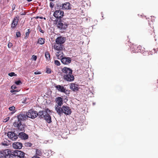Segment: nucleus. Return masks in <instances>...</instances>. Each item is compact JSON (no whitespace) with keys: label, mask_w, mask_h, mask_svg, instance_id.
<instances>
[{"label":"nucleus","mask_w":158,"mask_h":158,"mask_svg":"<svg viewBox=\"0 0 158 158\" xmlns=\"http://www.w3.org/2000/svg\"><path fill=\"white\" fill-rule=\"evenodd\" d=\"M13 151L9 149L0 152V158H16Z\"/></svg>","instance_id":"obj_1"},{"label":"nucleus","mask_w":158,"mask_h":158,"mask_svg":"<svg viewBox=\"0 0 158 158\" xmlns=\"http://www.w3.org/2000/svg\"><path fill=\"white\" fill-rule=\"evenodd\" d=\"M56 24L58 28L61 30L66 29L68 26V24L64 19H57L55 20Z\"/></svg>","instance_id":"obj_2"},{"label":"nucleus","mask_w":158,"mask_h":158,"mask_svg":"<svg viewBox=\"0 0 158 158\" xmlns=\"http://www.w3.org/2000/svg\"><path fill=\"white\" fill-rule=\"evenodd\" d=\"M56 111L58 114L61 115L63 113L66 115L70 114L72 113V111L69 106H63L62 108H58Z\"/></svg>","instance_id":"obj_3"},{"label":"nucleus","mask_w":158,"mask_h":158,"mask_svg":"<svg viewBox=\"0 0 158 158\" xmlns=\"http://www.w3.org/2000/svg\"><path fill=\"white\" fill-rule=\"evenodd\" d=\"M13 125L15 127L17 128L20 131H25V125L22 124V121L19 119L17 118L15 120Z\"/></svg>","instance_id":"obj_4"},{"label":"nucleus","mask_w":158,"mask_h":158,"mask_svg":"<svg viewBox=\"0 0 158 158\" xmlns=\"http://www.w3.org/2000/svg\"><path fill=\"white\" fill-rule=\"evenodd\" d=\"M55 101L56 104L55 106V110L57 111L58 108H61V106L63 104V100L62 98L60 97H58L55 99Z\"/></svg>","instance_id":"obj_5"},{"label":"nucleus","mask_w":158,"mask_h":158,"mask_svg":"<svg viewBox=\"0 0 158 158\" xmlns=\"http://www.w3.org/2000/svg\"><path fill=\"white\" fill-rule=\"evenodd\" d=\"M53 16L57 19H61L64 16V12L60 10H56L54 12Z\"/></svg>","instance_id":"obj_6"},{"label":"nucleus","mask_w":158,"mask_h":158,"mask_svg":"<svg viewBox=\"0 0 158 158\" xmlns=\"http://www.w3.org/2000/svg\"><path fill=\"white\" fill-rule=\"evenodd\" d=\"M63 78L64 80L69 82H72L74 80V77L72 73L68 74H64Z\"/></svg>","instance_id":"obj_7"},{"label":"nucleus","mask_w":158,"mask_h":158,"mask_svg":"<svg viewBox=\"0 0 158 158\" xmlns=\"http://www.w3.org/2000/svg\"><path fill=\"white\" fill-rule=\"evenodd\" d=\"M27 118H34L37 116V113L35 111L32 110H29L27 113Z\"/></svg>","instance_id":"obj_8"},{"label":"nucleus","mask_w":158,"mask_h":158,"mask_svg":"<svg viewBox=\"0 0 158 158\" xmlns=\"http://www.w3.org/2000/svg\"><path fill=\"white\" fill-rule=\"evenodd\" d=\"M7 136L9 138L13 140H15L18 138V135L12 131L8 132Z\"/></svg>","instance_id":"obj_9"},{"label":"nucleus","mask_w":158,"mask_h":158,"mask_svg":"<svg viewBox=\"0 0 158 158\" xmlns=\"http://www.w3.org/2000/svg\"><path fill=\"white\" fill-rule=\"evenodd\" d=\"M13 154L15 156H17L19 158H25L24 157L25 153L19 150H15L13 151Z\"/></svg>","instance_id":"obj_10"},{"label":"nucleus","mask_w":158,"mask_h":158,"mask_svg":"<svg viewBox=\"0 0 158 158\" xmlns=\"http://www.w3.org/2000/svg\"><path fill=\"white\" fill-rule=\"evenodd\" d=\"M66 40V38L65 37L60 36L57 37L55 40L56 43H57L63 45Z\"/></svg>","instance_id":"obj_11"},{"label":"nucleus","mask_w":158,"mask_h":158,"mask_svg":"<svg viewBox=\"0 0 158 158\" xmlns=\"http://www.w3.org/2000/svg\"><path fill=\"white\" fill-rule=\"evenodd\" d=\"M131 50L133 51L134 52H142V51H141V47L140 46L138 47H136V46H134L133 45H131L130 47Z\"/></svg>","instance_id":"obj_12"},{"label":"nucleus","mask_w":158,"mask_h":158,"mask_svg":"<svg viewBox=\"0 0 158 158\" xmlns=\"http://www.w3.org/2000/svg\"><path fill=\"white\" fill-rule=\"evenodd\" d=\"M62 63L65 64H68L71 62V59L69 57H63L61 59Z\"/></svg>","instance_id":"obj_13"},{"label":"nucleus","mask_w":158,"mask_h":158,"mask_svg":"<svg viewBox=\"0 0 158 158\" xmlns=\"http://www.w3.org/2000/svg\"><path fill=\"white\" fill-rule=\"evenodd\" d=\"M54 48L58 51H62L64 48V45H62L56 43L53 45Z\"/></svg>","instance_id":"obj_14"},{"label":"nucleus","mask_w":158,"mask_h":158,"mask_svg":"<svg viewBox=\"0 0 158 158\" xmlns=\"http://www.w3.org/2000/svg\"><path fill=\"white\" fill-rule=\"evenodd\" d=\"M19 19V17L18 15H16L13 19L11 27L12 28H15L17 25Z\"/></svg>","instance_id":"obj_15"},{"label":"nucleus","mask_w":158,"mask_h":158,"mask_svg":"<svg viewBox=\"0 0 158 158\" xmlns=\"http://www.w3.org/2000/svg\"><path fill=\"white\" fill-rule=\"evenodd\" d=\"M47 111H50V110L48 109L46 110L45 111H41L37 113V116L39 118H44L46 114H47Z\"/></svg>","instance_id":"obj_16"},{"label":"nucleus","mask_w":158,"mask_h":158,"mask_svg":"<svg viewBox=\"0 0 158 158\" xmlns=\"http://www.w3.org/2000/svg\"><path fill=\"white\" fill-rule=\"evenodd\" d=\"M27 118V114L22 113L18 115L17 118L20 120L22 122L25 120Z\"/></svg>","instance_id":"obj_17"},{"label":"nucleus","mask_w":158,"mask_h":158,"mask_svg":"<svg viewBox=\"0 0 158 158\" xmlns=\"http://www.w3.org/2000/svg\"><path fill=\"white\" fill-rule=\"evenodd\" d=\"M62 72L64 73V74H68L72 73V70L69 68L67 67H64L62 69Z\"/></svg>","instance_id":"obj_18"},{"label":"nucleus","mask_w":158,"mask_h":158,"mask_svg":"<svg viewBox=\"0 0 158 158\" xmlns=\"http://www.w3.org/2000/svg\"><path fill=\"white\" fill-rule=\"evenodd\" d=\"M63 10H68L70 9V4L68 2H66L62 4L60 6Z\"/></svg>","instance_id":"obj_19"},{"label":"nucleus","mask_w":158,"mask_h":158,"mask_svg":"<svg viewBox=\"0 0 158 158\" xmlns=\"http://www.w3.org/2000/svg\"><path fill=\"white\" fill-rule=\"evenodd\" d=\"M55 87L59 91L63 93L66 92V89L63 86L58 85L55 86Z\"/></svg>","instance_id":"obj_20"},{"label":"nucleus","mask_w":158,"mask_h":158,"mask_svg":"<svg viewBox=\"0 0 158 158\" xmlns=\"http://www.w3.org/2000/svg\"><path fill=\"white\" fill-rule=\"evenodd\" d=\"M13 146L15 149H20L22 147V144L21 143L16 142L13 143Z\"/></svg>","instance_id":"obj_21"},{"label":"nucleus","mask_w":158,"mask_h":158,"mask_svg":"<svg viewBox=\"0 0 158 158\" xmlns=\"http://www.w3.org/2000/svg\"><path fill=\"white\" fill-rule=\"evenodd\" d=\"M18 137L23 139H27L28 138V135L26 134L23 132H21L18 135Z\"/></svg>","instance_id":"obj_22"},{"label":"nucleus","mask_w":158,"mask_h":158,"mask_svg":"<svg viewBox=\"0 0 158 158\" xmlns=\"http://www.w3.org/2000/svg\"><path fill=\"white\" fill-rule=\"evenodd\" d=\"M48 112L47 111V114H46L44 118V119L48 123H50L52 122L51 118V116L48 113Z\"/></svg>","instance_id":"obj_23"},{"label":"nucleus","mask_w":158,"mask_h":158,"mask_svg":"<svg viewBox=\"0 0 158 158\" xmlns=\"http://www.w3.org/2000/svg\"><path fill=\"white\" fill-rule=\"evenodd\" d=\"M70 89L73 91L77 90L78 89L77 85L74 83L71 84L70 86Z\"/></svg>","instance_id":"obj_24"},{"label":"nucleus","mask_w":158,"mask_h":158,"mask_svg":"<svg viewBox=\"0 0 158 158\" xmlns=\"http://www.w3.org/2000/svg\"><path fill=\"white\" fill-rule=\"evenodd\" d=\"M56 55L58 59H60L63 55V53L62 52L60 51L56 52Z\"/></svg>","instance_id":"obj_25"},{"label":"nucleus","mask_w":158,"mask_h":158,"mask_svg":"<svg viewBox=\"0 0 158 158\" xmlns=\"http://www.w3.org/2000/svg\"><path fill=\"white\" fill-rule=\"evenodd\" d=\"M45 39L42 38H40L37 42L38 44H43L44 43Z\"/></svg>","instance_id":"obj_26"},{"label":"nucleus","mask_w":158,"mask_h":158,"mask_svg":"<svg viewBox=\"0 0 158 158\" xmlns=\"http://www.w3.org/2000/svg\"><path fill=\"white\" fill-rule=\"evenodd\" d=\"M45 57L47 60H50V55L48 52H46L45 54Z\"/></svg>","instance_id":"obj_27"},{"label":"nucleus","mask_w":158,"mask_h":158,"mask_svg":"<svg viewBox=\"0 0 158 158\" xmlns=\"http://www.w3.org/2000/svg\"><path fill=\"white\" fill-rule=\"evenodd\" d=\"M9 109L10 111H12L11 112V114H14L15 112V107L13 106L9 107Z\"/></svg>","instance_id":"obj_28"},{"label":"nucleus","mask_w":158,"mask_h":158,"mask_svg":"<svg viewBox=\"0 0 158 158\" xmlns=\"http://www.w3.org/2000/svg\"><path fill=\"white\" fill-rule=\"evenodd\" d=\"M36 154L38 156H40L42 155V152L41 149H37L36 151Z\"/></svg>","instance_id":"obj_29"},{"label":"nucleus","mask_w":158,"mask_h":158,"mask_svg":"<svg viewBox=\"0 0 158 158\" xmlns=\"http://www.w3.org/2000/svg\"><path fill=\"white\" fill-rule=\"evenodd\" d=\"M32 145V144L29 142H26L25 143V146L27 147H30Z\"/></svg>","instance_id":"obj_30"},{"label":"nucleus","mask_w":158,"mask_h":158,"mask_svg":"<svg viewBox=\"0 0 158 158\" xmlns=\"http://www.w3.org/2000/svg\"><path fill=\"white\" fill-rule=\"evenodd\" d=\"M8 75L10 77H13L14 76H16L17 75L14 72H11L8 74Z\"/></svg>","instance_id":"obj_31"},{"label":"nucleus","mask_w":158,"mask_h":158,"mask_svg":"<svg viewBox=\"0 0 158 158\" xmlns=\"http://www.w3.org/2000/svg\"><path fill=\"white\" fill-rule=\"evenodd\" d=\"M27 30L28 31L26 33V36L25 37V38H27L30 34L29 29H28Z\"/></svg>","instance_id":"obj_32"},{"label":"nucleus","mask_w":158,"mask_h":158,"mask_svg":"<svg viewBox=\"0 0 158 158\" xmlns=\"http://www.w3.org/2000/svg\"><path fill=\"white\" fill-rule=\"evenodd\" d=\"M15 84L17 85H19L22 84V82L20 80L16 81L15 82Z\"/></svg>","instance_id":"obj_33"},{"label":"nucleus","mask_w":158,"mask_h":158,"mask_svg":"<svg viewBox=\"0 0 158 158\" xmlns=\"http://www.w3.org/2000/svg\"><path fill=\"white\" fill-rule=\"evenodd\" d=\"M55 64L57 66H59L60 65V62L58 60H56L55 61Z\"/></svg>","instance_id":"obj_34"},{"label":"nucleus","mask_w":158,"mask_h":158,"mask_svg":"<svg viewBox=\"0 0 158 158\" xmlns=\"http://www.w3.org/2000/svg\"><path fill=\"white\" fill-rule=\"evenodd\" d=\"M38 29L39 31L40 32L43 33H44V31L41 29V28L40 26L38 27Z\"/></svg>","instance_id":"obj_35"},{"label":"nucleus","mask_w":158,"mask_h":158,"mask_svg":"<svg viewBox=\"0 0 158 158\" xmlns=\"http://www.w3.org/2000/svg\"><path fill=\"white\" fill-rule=\"evenodd\" d=\"M51 71L50 69H49V68L47 69V71H46L47 73H48V74H50V73H51Z\"/></svg>","instance_id":"obj_36"},{"label":"nucleus","mask_w":158,"mask_h":158,"mask_svg":"<svg viewBox=\"0 0 158 158\" xmlns=\"http://www.w3.org/2000/svg\"><path fill=\"white\" fill-rule=\"evenodd\" d=\"M16 35L17 37H20L21 36V34L20 32H17L16 33Z\"/></svg>","instance_id":"obj_37"},{"label":"nucleus","mask_w":158,"mask_h":158,"mask_svg":"<svg viewBox=\"0 0 158 158\" xmlns=\"http://www.w3.org/2000/svg\"><path fill=\"white\" fill-rule=\"evenodd\" d=\"M32 59L34 60H36L37 59V57L36 56L33 55L32 56Z\"/></svg>","instance_id":"obj_38"},{"label":"nucleus","mask_w":158,"mask_h":158,"mask_svg":"<svg viewBox=\"0 0 158 158\" xmlns=\"http://www.w3.org/2000/svg\"><path fill=\"white\" fill-rule=\"evenodd\" d=\"M16 5L15 4H13L12 6V11H13L15 9Z\"/></svg>","instance_id":"obj_39"},{"label":"nucleus","mask_w":158,"mask_h":158,"mask_svg":"<svg viewBox=\"0 0 158 158\" xmlns=\"http://www.w3.org/2000/svg\"><path fill=\"white\" fill-rule=\"evenodd\" d=\"M12 43H9L8 44V46L9 48H11L12 47Z\"/></svg>","instance_id":"obj_40"},{"label":"nucleus","mask_w":158,"mask_h":158,"mask_svg":"<svg viewBox=\"0 0 158 158\" xmlns=\"http://www.w3.org/2000/svg\"><path fill=\"white\" fill-rule=\"evenodd\" d=\"M9 118H10L9 117H8V118H6V119H5L4 120V122H6L8 120H9Z\"/></svg>","instance_id":"obj_41"},{"label":"nucleus","mask_w":158,"mask_h":158,"mask_svg":"<svg viewBox=\"0 0 158 158\" xmlns=\"http://www.w3.org/2000/svg\"><path fill=\"white\" fill-rule=\"evenodd\" d=\"M41 73L40 72H38V71H36V72H35V73H34V74H40Z\"/></svg>","instance_id":"obj_42"},{"label":"nucleus","mask_w":158,"mask_h":158,"mask_svg":"<svg viewBox=\"0 0 158 158\" xmlns=\"http://www.w3.org/2000/svg\"><path fill=\"white\" fill-rule=\"evenodd\" d=\"M11 88L12 89H15L16 88V87L15 86L13 85L11 86Z\"/></svg>","instance_id":"obj_43"},{"label":"nucleus","mask_w":158,"mask_h":158,"mask_svg":"<svg viewBox=\"0 0 158 158\" xmlns=\"http://www.w3.org/2000/svg\"><path fill=\"white\" fill-rule=\"evenodd\" d=\"M48 153H49L50 152L52 155L54 153V152H51V150H49V151H48Z\"/></svg>","instance_id":"obj_44"},{"label":"nucleus","mask_w":158,"mask_h":158,"mask_svg":"<svg viewBox=\"0 0 158 158\" xmlns=\"http://www.w3.org/2000/svg\"><path fill=\"white\" fill-rule=\"evenodd\" d=\"M32 158H40L39 157L37 156H34Z\"/></svg>","instance_id":"obj_45"},{"label":"nucleus","mask_w":158,"mask_h":158,"mask_svg":"<svg viewBox=\"0 0 158 158\" xmlns=\"http://www.w3.org/2000/svg\"><path fill=\"white\" fill-rule=\"evenodd\" d=\"M16 91L15 90H11L10 91V92H11V93H13L15 91Z\"/></svg>","instance_id":"obj_46"},{"label":"nucleus","mask_w":158,"mask_h":158,"mask_svg":"<svg viewBox=\"0 0 158 158\" xmlns=\"http://www.w3.org/2000/svg\"><path fill=\"white\" fill-rule=\"evenodd\" d=\"M20 14L22 15H25V13H20Z\"/></svg>","instance_id":"obj_47"},{"label":"nucleus","mask_w":158,"mask_h":158,"mask_svg":"<svg viewBox=\"0 0 158 158\" xmlns=\"http://www.w3.org/2000/svg\"><path fill=\"white\" fill-rule=\"evenodd\" d=\"M2 144L4 146H7V144L6 143H2Z\"/></svg>","instance_id":"obj_48"},{"label":"nucleus","mask_w":158,"mask_h":158,"mask_svg":"<svg viewBox=\"0 0 158 158\" xmlns=\"http://www.w3.org/2000/svg\"><path fill=\"white\" fill-rule=\"evenodd\" d=\"M28 2H30L32 1V0H27Z\"/></svg>","instance_id":"obj_49"},{"label":"nucleus","mask_w":158,"mask_h":158,"mask_svg":"<svg viewBox=\"0 0 158 158\" xmlns=\"http://www.w3.org/2000/svg\"><path fill=\"white\" fill-rule=\"evenodd\" d=\"M39 18L41 19H43V17H39Z\"/></svg>","instance_id":"obj_50"},{"label":"nucleus","mask_w":158,"mask_h":158,"mask_svg":"<svg viewBox=\"0 0 158 158\" xmlns=\"http://www.w3.org/2000/svg\"><path fill=\"white\" fill-rule=\"evenodd\" d=\"M156 50L155 49H153V50H154V51H155Z\"/></svg>","instance_id":"obj_51"},{"label":"nucleus","mask_w":158,"mask_h":158,"mask_svg":"<svg viewBox=\"0 0 158 158\" xmlns=\"http://www.w3.org/2000/svg\"><path fill=\"white\" fill-rule=\"evenodd\" d=\"M95 104L94 103H93V104L94 105H95Z\"/></svg>","instance_id":"obj_52"},{"label":"nucleus","mask_w":158,"mask_h":158,"mask_svg":"<svg viewBox=\"0 0 158 158\" xmlns=\"http://www.w3.org/2000/svg\"><path fill=\"white\" fill-rule=\"evenodd\" d=\"M39 18V17H37V18Z\"/></svg>","instance_id":"obj_53"}]
</instances>
